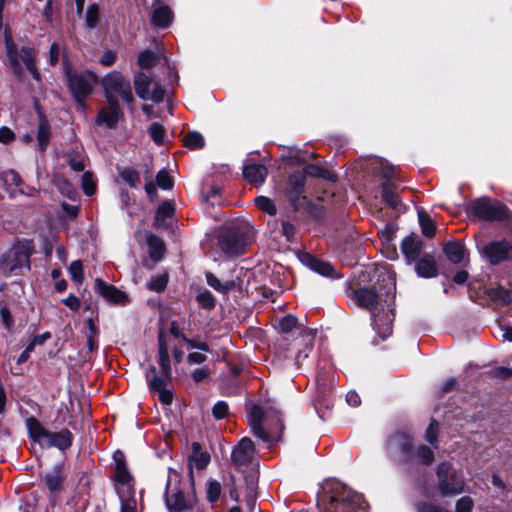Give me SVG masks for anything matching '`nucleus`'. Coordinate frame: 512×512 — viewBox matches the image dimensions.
Instances as JSON below:
<instances>
[{"label": "nucleus", "mask_w": 512, "mask_h": 512, "mask_svg": "<svg viewBox=\"0 0 512 512\" xmlns=\"http://www.w3.org/2000/svg\"><path fill=\"white\" fill-rule=\"evenodd\" d=\"M149 256L153 261H159L165 254V245L161 238L150 235L147 238Z\"/></svg>", "instance_id": "obj_35"}, {"label": "nucleus", "mask_w": 512, "mask_h": 512, "mask_svg": "<svg viewBox=\"0 0 512 512\" xmlns=\"http://www.w3.org/2000/svg\"><path fill=\"white\" fill-rule=\"evenodd\" d=\"M102 85L107 101L114 100L118 103V98H121L129 104L133 102L130 82L120 72L113 71L106 75Z\"/></svg>", "instance_id": "obj_10"}, {"label": "nucleus", "mask_w": 512, "mask_h": 512, "mask_svg": "<svg viewBox=\"0 0 512 512\" xmlns=\"http://www.w3.org/2000/svg\"><path fill=\"white\" fill-rule=\"evenodd\" d=\"M189 459L195 463V467L198 470H202L210 463L211 457L207 451L202 450V446L199 442H193Z\"/></svg>", "instance_id": "obj_31"}, {"label": "nucleus", "mask_w": 512, "mask_h": 512, "mask_svg": "<svg viewBox=\"0 0 512 512\" xmlns=\"http://www.w3.org/2000/svg\"><path fill=\"white\" fill-rule=\"evenodd\" d=\"M221 484L217 480H208L207 482V488H206V494H207V500L210 503L216 502L221 495Z\"/></svg>", "instance_id": "obj_44"}, {"label": "nucleus", "mask_w": 512, "mask_h": 512, "mask_svg": "<svg viewBox=\"0 0 512 512\" xmlns=\"http://www.w3.org/2000/svg\"><path fill=\"white\" fill-rule=\"evenodd\" d=\"M302 261L311 270H313L323 276H332L333 275L334 268L329 262L319 260L310 254H305L302 258Z\"/></svg>", "instance_id": "obj_29"}, {"label": "nucleus", "mask_w": 512, "mask_h": 512, "mask_svg": "<svg viewBox=\"0 0 512 512\" xmlns=\"http://www.w3.org/2000/svg\"><path fill=\"white\" fill-rule=\"evenodd\" d=\"M38 114V127H37V142L39 149L45 151L49 145L51 138V127L49 121L46 119L42 111L37 110Z\"/></svg>", "instance_id": "obj_25"}, {"label": "nucleus", "mask_w": 512, "mask_h": 512, "mask_svg": "<svg viewBox=\"0 0 512 512\" xmlns=\"http://www.w3.org/2000/svg\"><path fill=\"white\" fill-rule=\"evenodd\" d=\"M153 79L143 72H138L134 76V88L137 96L143 100L150 99V86Z\"/></svg>", "instance_id": "obj_28"}, {"label": "nucleus", "mask_w": 512, "mask_h": 512, "mask_svg": "<svg viewBox=\"0 0 512 512\" xmlns=\"http://www.w3.org/2000/svg\"><path fill=\"white\" fill-rule=\"evenodd\" d=\"M489 374L493 378L502 379V380L509 379L512 377V368L504 367V366L496 367V368L492 369L489 372Z\"/></svg>", "instance_id": "obj_60"}, {"label": "nucleus", "mask_w": 512, "mask_h": 512, "mask_svg": "<svg viewBox=\"0 0 512 512\" xmlns=\"http://www.w3.org/2000/svg\"><path fill=\"white\" fill-rule=\"evenodd\" d=\"M295 233H296V228L292 223H290L288 221H284L282 223V234L288 242L294 241Z\"/></svg>", "instance_id": "obj_62"}, {"label": "nucleus", "mask_w": 512, "mask_h": 512, "mask_svg": "<svg viewBox=\"0 0 512 512\" xmlns=\"http://www.w3.org/2000/svg\"><path fill=\"white\" fill-rule=\"evenodd\" d=\"M314 405L318 413L323 417L324 410H330L333 406L331 397V387L320 379L317 381V391L314 399Z\"/></svg>", "instance_id": "obj_21"}, {"label": "nucleus", "mask_w": 512, "mask_h": 512, "mask_svg": "<svg viewBox=\"0 0 512 512\" xmlns=\"http://www.w3.org/2000/svg\"><path fill=\"white\" fill-rule=\"evenodd\" d=\"M43 481L46 488L52 492H59L63 489V483L66 479V473L62 464L55 465L50 471L43 475Z\"/></svg>", "instance_id": "obj_20"}, {"label": "nucleus", "mask_w": 512, "mask_h": 512, "mask_svg": "<svg viewBox=\"0 0 512 512\" xmlns=\"http://www.w3.org/2000/svg\"><path fill=\"white\" fill-rule=\"evenodd\" d=\"M305 177L311 176V177H318L322 178L328 181H336L337 177L334 173L327 170L326 168L316 165V164H309L307 165L303 172Z\"/></svg>", "instance_id": "obj_37"}, {"label": "nucleus", "mask_w": 512, "mask_h": 512, "mask_svg": "<svg viewBox=\"0 0 512 512\" xmlns=\"http://www.w3.org/2000/svg\"><path fill=\"white\" fill-rule=\"evenodd\" d=\"M467 213L487 222H501L512 231V214L507 206L489 197L472 200L467 206Z\"/></svg>", "instance_id": "obj_2"}, {"label": "nucleus", "mask_w": 512, "mask_h": 512, "mask_svg": "<svg viewBox=\"0 0 512 512\" xmlns=\"http://www.w3.org/2000/svg\"><path fill=\"white\" fill-rule=\"evenodd\" d=\"M86 26L93 29L99 22V7L97 4H92L88 7L85 16Z\"/></svg>", "instance_id": "obj_49"}, {"label": "nucleus", "mask_w": 512, "mask_h": 512, "mask_svg": "<svg viewBox=\"0 0 512 512\" xmlns=\"http://www.w3.org/2000/svg\"><path fill=\"white\" fill-rule=\"evenodd\" d=\"M158 363L161 373L168 379H172V367L168 353V345L163 332L158 335Z\"/></svg>", "instance_id": "obj_23"}, {"label": "nucleus", "mask_w": 512, "mask_h": 512, "mask_svg": "<svg viewBox=\"0 0 512 512\" xmlns=\"http://www.w3.org/2000/svg\"><path fill=\"white\" fill-rule=\"evenodd\" d=\"M82 188L84 193L87 196H91L96 191V182L93 179V174L91 172H85L82 175Z\"/></svg>", "instance_id": "obj_56"}, {"label": "nucleus", "mask_w": 512, "mask_h": 512, "mask_svg": "<svg viewBox=\"0 0 512 512\" xmlns=\"http://www.w3.org/2000/svg\"><path fill=\"white\" fill-rule=\"evenodd\" d=\"M69 273L71 279L77 283H82L84 280L83 266L80 260L71 262L69 266Z\"/></svg>", "instance_id": "obj_57"}, {"label": "nucleus", "mask_w": 512, "mask_h": 512, "mask_svg": "<svg viewBox=\"0 0 512 512\" xmlns=\"http://www.w3.org/2000/svg\"><path fill=\"white\" fill-rule=\"evenodd\" d=\"M31 254L32 240L13 245L0 256V275L10 277L21 274L24 269H30Z\"/></svg>", "instance_id": "obj_3"}, {"label": "nucleus", "mask_w": 512, "mask_h": 512, "mask_svg": "<svg viewBox=\"0 0 512 512\" xmlns=\"http://www.w3.org/2000/svg\"><path fill=\"white\" fill-rule=\"evenodd\" d=\"M108 106L102 108L97 117L98 124H104L108 128H113L116 126L119 121L120 116L122 115V111L120 106L114 100L107 101Z\"/></svg>", "instance_id": "obj_22"}, {"label": "nucleus", "mask_w": 512, "mask_h": 512, "mask_svg": "<svg viewBox=\"0 0 512 512\" xmlns=\"http://www.w3.org/2000/svg\"><path fill=\"white\" fill-rule=\"evenodd\" d=\"M175 212L174 206L170 201H164L156 211L155 222L160 227H168L167 218L173 217Z\"/></svg>", "instance_id": "obj_36"}, {"label": "nucleus", "mask_w": 512, "mask_h": 512, "mask_svg": "<svg viewBox=\"0 0 512 512\" xmlns=\"http://www.w3.org/2000/svg\"><path fill=\"white\" fill-rule=\"evenodd\" d=\"M73 435L68 429L51 432L34 418V443L42 448L56 447L66 450L72 445Z\"/></svg>", "instance_id": "obj_9"}, {"label": "nucleus", "mask_w": 512, "mask_h": 512, "mask_svg": "<svg viewBox=\"0 0 512 512\" xmlns=\"http://www.w3.org/2000/svg\"><path fill=\"white\" fill-rule=\"evenodd\" d=\"M386 449L396 463H408L413 455V438L407 433L396 432L388 438Z\"/></svg>", "instance_id": "obj_11"}, {"label": "nucleus", "mask_w": 512, "mask_h": 512, "mask_svg": "<svg viewBox=\"0 0 512 512\" xmlns=\"http://www.w3.org/2000/svg\"><path fill=\"white\" fill-rule=\"evenodd\" d=\"M146 379L150 391L158 393L160 402L165 405L171 404L173 400V394L171 390L167 389V384L172 379L166 378V376L163 374L162 376H159L154 365L149 367V370L146 374Z\"/></svg>", "instance_id": "obj_12"}, {"label": "nucleus", "mask_w": 512, "mask_h": 512, "mask_svg": "<svg viewBox=\"0 0 512 512\" xmlns=\"http://www.w3.org/2000/svg\"><path fill=\"white\" fill-rule=\"evenodd\" d=\"M382 197L384 201L393 208H396L399 205V197L395 192V188L392 183L389 181L382 184Z\"/></svg>", "instance_id": "obj_40"}, {"label": "nucleus", "mask_w": 512, "mask_h": 512, "mask_svg": "<svg viewBox=\"0 0 512 512\" xmlns=\"http://www.w3.org/2000/svg\"><path fill=\"white\" fill-rule=\"evenodd\" d=\"M148 131L151 138L157 145H161L164 142L165 129L160 123H152Z\"/></svg>", "instance_id": "obj_53"}, {"label": "nucleus", "mask_w": 512, "mask_h": 512, "mask_svg": "<svg viewBox=\"0 0 512 512\" xmlns=\"http://www.w3.org/2000/svg\"><path fill=\"white\" fill-rule=\"evenodd\" d=\"M229 407L225 401H218L212 408V414L216 419H223L228 415Z\"/></svg>", "instance_id": "obj_59"}, {"label": "nucleus", "mask_w": 512, "mask_h": 512, "mask_svg": "<svg viewBox=\"0 0 512 512\" xmlns=\"http://www.w3.org/2000/svg\"><path fill=\"white\" fill-rule=\"evenodd\" d=\"M444 253L452 263L459 264L464 258L465 246L458 241L448 242L444 246Z\"/></svg>", "instance_id": "obj_34"}, {"label": "nucleus", "mask_w": 512, "mask_h": 512, "mask_svg": "<svg viewBox=\"0 0 512 512\" xmlns=\"http://www.w3.org/2000/svg\"><path fill=\"white\" fill-rule=\"evenodd\" d=\"M415 454L417 459L424 465H430L434 461V452L425 445H420L416 449Z\"/></svg>", "instance_id": "obj_48"}, {"label": "nucleus", "mask_w": 512, "mask_h": 512, "mask_svg": "<svg viewBox=\"0 0 512 512\" xmlns=\"http://www.w3.org/2000/svg\"><path fill=\"white\" fill-rule=\"evenodd\" d=\"M422 242L418 236L410 235L406 237L401 245V250L408 261H415L421 253Z\"/></svg>", "instance_id": "obj_27"}, {"label": "nucleus", "mask_w": 512, "mask_h": 512, "mask_svg": "<svg viewBox=\"0 0 512 512\" xmlns=\"http://www.w3.org/2000/svg\"><path fill=\"white\" fill-rule=\"evenodd\" d=\"M156 185L164 190H168L173 187V179L165 169H162L157 173Z\"/></svg>", "instance_id": "obj_55"}, {"label": "nucleus", "mask_w": 512, "mask_h": 512, "mask_svg": "<svg viewBox=\"0 0 512 512\" xmlns=\"http://www.w3.org/2000/svg\"><path fill=\"white\" fill-rule=\"evenodd\" d=\"M268 174L266 166L262 164L251 163L243 168L244 178L255 185H260L264 182Z\"/></svg>", "instance_id": "obj_26"}, {"label": "nucleus", "mask_w": 512, "mask_h": 512, "mask_svg": "<svg viewBox=\"0 0 512 512\" xmlns=\"http://www.w3.org/2000/svg\"><path fill=\"white\" fill-rule=\"evenodd\" d=\"M95 287L97 293L110 303L126 305L129 302V298L126 293L117 289L113 285L107 284L102 279L97 278L95 280Z\"/></svg>", "instance_id": "obj_17"}, {"label": "nucleus", "mask_w": 512, "mask_h": 512, "mask_svg": "<svg viewBox=\"0 0 512 512\" xmlns=\"http://www.w3.org/2000/svg\"><path fill=\"white\" fill-rule=\"evenodd\" d=\"M120 177L132 188H136L140 182L139 173L131 168H124L121 170Z\"/></svg>", "instance_id": "obj_47"}, {"label": "nucleus", "mask_w": 512, "mask_h": 512, "mask_svg": "<svg viewBox=\"0 0 512 512\" xmlns=\"http://www.w3.org/2000/svg\"><path fill=\"white\" fill-rule=\"evenodd\" d=\"M393 320L394 312L392 309L381 310L373 314V327L382 339L391 335Z\"/></svg>", "instance_id": "obj_19"}, {"label": "nucleus", "mask_w": 512, "mask_h": 512, "mask_svg": "<svg viewBox=\"0 0 512 512\" xmlns=\"http://www.w3.org/2000/svg\"><path fill=\"white\" fill-rule=\"evenodd\" d=\"M137 62L141 68L148 69L156 65L157 57L154 52L145 50L139 54Z\"/></svg>", "instance_id": "obj_46"}, {"label": "nucleus", "mask_w": 512, "mask_h": 512, "mask_svg": "<svg viewBox=\"0 0 512 512\" xmlns=\"http://www.w3.org/2000/svg\"><path fill=\"white\" fill-rule=\"evenodd\" d=\"M146 184H145V191L147 193V196L152 200L156 201L158 194L156 190V184L152 181L151 176H146Z\"/></svg>", "instance_id": "obj_63"}, {"label": "nucleus", "mask_w": 512, "mask_h": 512, "mask_svg": "<svg viewBox=\"0 0 512 512\" xmlns=\"http://www.w3.org/2000/svg\"><path fill=\"white\" fill-rule=\"evenodd\" d=\"M255 203L260 210L270 215H275L277 212L273 201L268 197L259 196L255 199Z\"/></svg>", "instance_id": "obj_54"}, {"label": "nucleus", "mask_w": 512, "mask_h": 512, "mask_svg": "<svg viewBox=\"0 0 512 512\" xmlns=\"http://www.w3.org/2000/svg\"><path fill=\"white\" fill-rule=\"evenodd\" d=\"M115 461V480L121 484L120 489L126 490L127 486L130 485L131 475L125 464L124 455L122 452L117 451L113 455Z\"/></svg>", "instance_id": "obj_24"}, {"label": "nucleus", "mask_w": 512, "mask_h": 512, "mask_svg": "<svg viewBox=\"0 0 512 512\" xmlns=\"http://www.w3.org/2000/svg\"><path fill=\"white\" fill-rule=\"evenodd\" d=\"M305 184L306 177L304 173L297 171L289 176L286 194L295 209H299L306 204Z\"/></svg>", "instance_id": "obj_13"}, {"label": "nucleus", "mask_w": 512, "mask_h": 512, "mask_svg": "<svg viewBox=\"0 0 512 512\" xmlns=\"http://www.w3.org/2000/svg\"><path fill=\"white\" fill-rule=\"evenodd\" d=\"M206 281L209 286L221 293H227L234 289L235 283L234 281H227L225 283H221V281L211 272L206 273Z\"/></svg>", "instance_id": "obj_39"}, {"label": "nucleus", "mask_w": 512, "mask_h": 512, "mask_svg": "<svg viewBox=\"0 0 512 512\" xmlns=\"http://www.w3.org/2000/svg\"><path fill=\"white\" fill-rule=\"evenodd\" d=\"M437 488L443 497H452L465 490V479L461 472L453 468L452 463L443 461L437 465Z\"/></svg>", "instance_id": "obj_5"}, {"label": "nucleus", "mask_w": 512, "mask_h": 512, "mask_svg": "<svg viewBox=\"0 0 512 512\" xmlns=\"http://www.w3.org/2000/svg\"><path fill=\"white\" fill-rule=\"evenodd\" d=\"M117 493L121 501V512H137V503L132 486H127L126 490L117 488Z\"/></svg>", "instance_id": "obj_33"}, {"label": "nucleus", "mask_w": 512, "mask_h": 512, "mask_svg": "<svg viewBox=\"0 0 512 512\" xmlns=\"http://www.w3.org/2000/svg\"><path fill=\"white\" fill-rule=\"evenodd\" d=\"M474 502L471 497L464 496L456 502V512H471Z\"/></svg>", "instance_id": "obj_61"}, {"label": "nucleus", "mask_w": 512, "mask_h": 512, "mask_svg": "<svg viewBox=\"0 0 512 512\" xmlns=\"http://www.w3.org/2000/svg\"><path fill=\"white\" fill-rule=\"evenodd\" d=\"M15 139L14 132L7 126L0 127V142L8 144Z\"/></svg>", "instance_id": "obj_64"}, {"label": "nucleus", "mask_w": 512, "mask_h": 512, "mask_svg": "<svg viewBox=\"0 0 512 512\" xmlns=\"http://www.w3.org/2000/svg\"><path fill=\"white\" fill-rule=\"evenodd\" d=\"M511 291L502 286L492 287L487 290V296L496 306H506L512 301Z\"/></svg>", "instance_id": "obj_32"}, {"label": "nucleus", "mask_w": 512, "mask_h": 512, "mask_svg": "<svg viewBox=\"0 0 512 512\" xmlns=\"http://www.w3.org/2000/svg\"><path fill=\"white\" fill-rule=\"evenodd\" d=\"M279 330L283 334H288L294 330L298 332V337L294 340L292 349L296 350L295 360L299 365L302 360L308 357L309 352L312 350L313 334L299 325L297 318L293 315H287L280 319Z\"/></svg>", "instance_id": "obj_4"}, {"label": "nucleus", "mask_w": 512, "mask_h": 512, "mask_svg": "<svg viewBox=\"0 0 512 512\" xmlns=\"http://www.w3.org/2000/svg\"><path fill=\"white\" fill-rule=\"evenodd\" d=\"M168 283V274H158L153 276L147 283V288L154 292H162L165 290Z\"/></svg>", "instance_id": "obj_42"}, {"label": "nucleus", "mask_w": 512, "mask_h": 512, "mask_svg": "<svg viewBox=\"0 0 512 512\" xmlns=\"http://www.w3.org/2000/svg\"><path fill=\"white\" fill-rule=\"evenodd\" d=\"M255 453L254 442L250 438L244 437L233 449L231 460L237 468L247 467L252 463Z\"/></svg>", "instance_id": "obj_15"}, {"label": "nucleus", "mask_w": 512, "mask_h": 512, "mask_svg": "<svg viewBox=\"0 0 512 512\" xmlns=\"http://www.w3.org/2000/svg\"><path fill=\"white\" fill-rule=\"evenodd\" d=\"M325 512H365L362 495L337 484Z\"/></svg>", "instance_id": "obj_6"}, {"label": "nucleus", "mask_w": 512, "mask_h": 512, "mask_svg": "<svg viewBox=\"0 0 512 512\" xmlns=\"http://www.w3.org/2000/svg\"><path fill=\"white\" fill-rule=\"evenodd\" d=\"M0 319L8 331L13 328L14 318L10 312L9 307L3 301L0 302Z\"/></svg>", "instance_id": "obj_51"}, {"label": "nucleus", "mask_w": 512, "mask_h": 512, "mask_svg": "<svg viewBox=\"0 0 512 512\" xmlns=\"http://www.w3.org/2000/svg\"><path fill=\"white\" fill-rule=\"evenodd\" d=\"M66 80L78 109L84 111L85 100L92 93L93 86L97 83L96 75L88 71L76 72L68 68L66 70Z\"/></svg>", "instance_id": "obj_7"}, {"label": "nucleus", "mask_w": 512, "mask_h": 512, "mask_svg": "<svg viewBox=\"0 0 512 512\" xmlns=\"http://www.w3.org/2000/svg\"><path fill=\"white\" fill-rule=\"evenodd\" d=\"M196 299L200 306L204 309L211 310L215 307V298L213 294L208 290L199 292Z\"/></svg>", "instance_id": "obj_50"}, {"label": "nucleus", "mask_w": 512, "mask_h": 512, "mask_svg": "<svg viewBox=\"0 0 512 512\" xmlns=\"http://www.w3.org/2000/svg\"><path fill=\"white\" fill-rule=\"evenodd\" d=\"M249 243V230L240 227L222 229L218 235V245L227 255L235 256L244 253Z\"/></svg>", "instance_id": "obj_8"}, {"label": "nucleus", "mask_w": 512, "mask_h": 512, "mask_svg": "<svg viewBox=\"0 0 512 512\" xmlns=\"http://www.w3.org/2000/svg\"><path fill=\"white\" fill-rule=\"evenodd\" d=\"M248 423L254 436L264 442H277L281 439L284 426L280 412L274 407L251 406L248 412Z\"/></svg>", "instance_id": "obj_1"}, {"label": "nucleus", "mask_w": 512, "mask_h": 512, "mask_svg": "<svg viewBox=\"0 0 512 512\" xmlns=\"http://www.w3.org/2000/svg\"><path fill=\"white\" fill-rule=\"evenodd\" d=\"M174 19L172 9L162 0H153L151 4V24L157 28H168Z\"/></svg>", "instance_id": "obj_16"}, {"label": "nucleus", "mask_w": 512, "mask_h": 512, "mask_svg": "<svg viewBox=\"0 0 512 512\" xmlns=\"http://www.w3.org/2000/svg\"><path fill=\"white\" fill-rule=\"evenodd\" d=\"M4 42L7 48V56L9 59L17 58V48L13 41L12 31L8 24L4 29Z\"/></svg>", "instance_id": "obj_45"}, {"label": "nucleus", "mask_w": 512, "mask_h": 512, "mask_svg": "<svg viewBox=\"0 0 512 512\" xmlns=\"http://www.w3.org/2000/svg\"><path fill=\"white\" fill-rule=\"evenodd\" d=\"M32 352V339L27 341L25 349L16 358L15 364H10V370L14 375H21L23 373L22 364L28 361L30 353Z\"/></svg>", "instance_id": "obj_38"}, {"label": "nucleus", "mask_w": 512, "mask_h": 512, "mask_svg": "<svg viewBox=\"0 0 512 512\" xmlns=\"http://www.w3.org/2000/svg\"><path fill=\"white\" fill-rule=\"evenodd\" d=\"M184 145L190 149H200L205 145L204 137L199 132H189L184 138Z\"/></svg>", "instance_id": "obj_43"}, {"label": "nucleus", "mask_w": 512, "mask_h": 512, "mask_svg": "<svg viewBox=\"0 0 512 512\" xmlns=\"http://www.w3.org/2000/svg\"><path fill=\"white\" fill-rule=\"evenodd\" d=\"M416 272L419 276L425 278L435 277L437 275V267L435 259L432 255L425 254L416 264Z\"/></svg>", "instance_id": "obj_30"}, {"label": "nucleus", "mask_w": 512, "mask_h": 512, "mask_svg": "<svg viewBox=\"0 0 512 512\" xmlns=\"http://www.w3.org/2000/svg\"><path fill=\"white\" fill-rule=\"evenodd\" d=\"M169 506L177 511H182L187 508L184 496L181 493H176L168 500Z\"/></svg>", "instance_id": "obj_58"}, {"label": "nucleus", "mask_w": 512, "mask_h": 512, "mask_svg": "<svg viewBox=\"0 0 512 512\" xmlns=\"http://www.w3.org/2000/svg\"><path fill=\"white\" fill-rule=\"evenodd\" d=\"M483 253L492 265H497L512 257V244L507 240L493 241L483 248Z\"/></svg>", "instance_id": "obj_14"}, {"label": "nucleus", "mask_w": 512, "mask_h": 512, "mask_svg": "<svg viewBox=\"0 0 512 512\" xmlns=\"http://www.w3.org/2000/svg\"><path fill=\"white\" fill-rule=\"evenodd\" d=\"M352 299L359 307L373 311L380 303L378 292L375 288H359L353 291Z\"/></svg>", "instance_id": "obj_18"}, {"label": "nucleus", "mask_w": 512, "mask_h": 512, "mask_svg": "<svg viewBox=\"0 0 512 512\" xmlns=\"http://www.w3.org/2000/svg\"><path fill=\"white\" fill-rule=\"evenodd\" d=\"M439 423L436 420H432L426 430V440L434 447L438 448L437 438L439 434Z\"/></svg>", "instance_id": "obj_52"}, {"label": "nucleus", "mask_w": 512, "mask_h": 512, "mask_svg": "<svg viewBox=\"0 0 512 512\" xmlns=\"http://www.w3.org/2000/svg\"><path fill=\"white\" fill-rule=\"evenodd\" d=\"M419 222L421 225L422 233L426 237H433L436 232V227L434 221L431 217L423 211L418 213Z\"/></svg>", "instance_id": "obj_41"}]
</instances>
